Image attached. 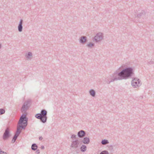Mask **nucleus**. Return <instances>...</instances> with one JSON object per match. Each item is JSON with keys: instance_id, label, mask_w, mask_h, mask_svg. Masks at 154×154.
<instances>
[{"instance_id": "1", "label": "nucleus", "mask_w": 154, "mask_h": 154, "mask_svg": "<svg viewBox=\"0 0 154 154\" xmlns=\"http://www.w3.org/2000/svg\"><path fill=\"white\" fill-rule=\"evenodd\" d=\"M134 74L132 67H126L120 72L116 71L111 75L106 78L105 81L107 84H109L115 81L130 78Z\"/></svg>"}, {"instance_id": "2", "label": "nucleus", "mask_w": 154, "mask_h": 154, "mask_svg": "<svg viewBox=\"0 0 154 154\" xmlns=\"http://www.w3.org/2000/svg\"><path fill=\"white\" fill-rule=\"evenodd\" d=\"M27 118L25 115H22L21 117L18 124L17 127V133H20L21 130L25 128L27 125Z\"/></svg>"}, {"instance_id": "3", "label": "nucleus", "mask_w": 154, "mask_h": 154, "mask_svg": "<svg viewBox=\"0 0 154 154\" xmlns=\"http://www.w3.org/2000/svg\"><path fill=\"white\" fill-rule=\"evenodd\" d=\"M47 111L43 109L41 111L40 114H36L35 117L37 118L40 119L42 122L44 123L46 122L47 120Z\"/></svg>"}, {"instance_id": "4", "label": "nucleus", "mask_w": 154, "mask_h": 154, "mask_svg": "<svg viewBox=\"0 0 154 154\" xmlns=\"http://www.w3.org/2000/svg\"><path fill=\"white\" fill-rule=\"evenodd\" d=\"M140 80L137 78H134L131 81L132 86L134 88H137L139 87L140 85Z\"/></svg>"}, {"instance_id": "5", "label": "nucleus", "mask_w": 154, "mask_h": 154, "mask_svg": "<svg viewBox=\"0 0 154 154\" xmlns=\"http://www.w3.org/2000/svg\"><path fill=\"white\" fill-rule=\"evenodd\" d=\"M103 36L102 33L99 32L97 33L94 38L95 41L97 42L103 39Z\"/></svg>"}, {"instance_id": "6", "label": "nucleus", "mask_w": 154, "mask_h": 154, "mask_svg": "<svg viewBox=\"0 0 154 154\" xmlns=\"http://www.w3.org/2000/svg\"><path fill=\"white\" fill-rule=\"evenodd\" d=\"M79 41L81 43L84 44L87 41V37L85 36H82L79 38Z\"/></svg>"}, {"instance_id": "7", "label": "nucleus", "mask_w": 154, "mask_h": 154, "mask_svg": "<svg viewBox=\"0 0 154 154\" xmlns=\"http://www.w3.org/2000/svg\"><path fill=\"white\" fill-rule=\"evenodd\" d=\"M23 20L22 19H21L20 20L18 26V30L19 32H21L23 30Z\"/></svg>"}, {"instance_id": "8", "label": "nucleus", "mask_w": 154, "mask_h": 154, "mask_svg": "<svg viewBox=\"0 0 154 154\" xmlns=\"http://www.w3.org/2000/svg\"><path fill=\"white\" fill-rule=\"evenodd\" d=\"M9 130L8 128H7L4 134L3 138L4 140L7 139L9 136Z\"/></svg>"}, {"instance_id": "9", "label": "nucleus", "mask_w": 154, "mask_h": 154, "mask_svg": "<svg viewBox=\"0 0 154 154\" xmlns=\"http://www.w3.org/2000/svg\"><path fill=\"white\" fill-rule=\"evenodd\" d=\"M32 102V101L31 99H28L24 102L22 106H30L31 105Z\"/></svg>"}, {"instance_id": "10", "label": "nucleus", "mask_w": 154, "mask_h": 154, "mask_svg": "<svg viewBox=\"0 0 154 154\" xmlns=\"http://www.w3.org/2000/svg\"><path fill=\"white\" fill-rule=\"evenodd\" d=\"M89 93L90 95L93 97H95L96 94L95 91L92 89H91L89 91Z\"/></svg>"}, {"instance_id": "11", "label": "nucleus", "mask_w": 154, "mask_h": 154, "mask_svg": "<svg viewBox=\"0 0 154 154\" xmlns=\"http://www.w3.org/2000/svg\"><path fill=\"white\" fill-rule=\"evenodd\" d=\"M145 12L144 11H142L140 14L137 15V17H140L141 16L145 15Z\"/></svg>"}, {"instance_id": "12", "label": "nucleus", "mask_w": 154, "mask_h": 154, "mask_svg": "<svg viewBox=\"0 0 154 154\" xmlns=\"http://www.w3.org/2000/svg\"><path fill=\"white\" fill-rule=\"evenodd\" d=\"M26 57L28 59H31L32 58V54L31 52H29L26 55Z\"/></svg>"}, {"instance_id": "13", "label": "nucleus", "mask_w": 154, "mask_h": 154, "mask_svg": "<svg viewBox=\"0 0 154 154\" xmlns=\"http://www.w3.org/2000/svg\"><path fill=\"white\" fill-rule=\"evenodd\" d=\"M20 133H18L17 131V132L16 133L15 135V136H14V138H13V139L12 140V141L13 143H14L15 142V141L16 140V139L17 138V137L18 136Z\"/></svg>"}, {"instance_id": "14", "label": "nucleus", "mask_w": 154, "mask_h": 154, "mask_svg": "<svg viewBox=\"0 0 154 154\" xmlns=\"http://www.w3.org/2000/svg\"><path fill=\"white\" fill-rule=\"evenodd\" d=\"M85 134V132L83 131H81L79 132L78 135L80 137H83Z\"/></svg>"}, {"instance_id": "15", "label": "nucleus", "mask_w": 154, "mask_h": 154, "mask_svg": "<svg viewBox=\"0 0 154 154\" xmlns=\"http://www.w3.org/2000/svg\"><path fill=\"white\" fill-rule=\"evenodd\" d=\"M94 44L93 43L90 42L89 44H88L86 46L89 48H91L92 47L94 46Z\"/></svg>"}, {"instance_id": "16", "label": "nucleus", "mask_w": 154, "mask_h": 154, "mask_svg": "<svg viewBox=\"0 0 154 154\" xmlns=\"http://www.w3.org/2000/svg\"><path fill=\"white\" fill-rule=\"evenodd\" d=\"M83 141V142L84 143H89V140L88 138H85Z\"/></svg>"}, {"instance_id": "17", "label": "nucleus", "mask_w": 154, "mask_h": 154, "mask_svg": "<svg viewBox=\"0 0 154 154\" xmlns=\"http://www.w3.org/2000/svg\"><path fill=\"white\" fill-rule=\"evenodd\" d=\"M37 148V146L35 144H33L32 145V150H35Z\"/></svg>"}, {"instance_id": "18", "label": "nucleus", "mask_w": 154, "mask_h": 154, "mask_svg": "<svg viewBox=\"0 0 154 154\" xmlns=\"http://www.w3.org/2000/svg\"><path fill=\"white\" fill-rule=\"evenodd\" d=\"M81 150L82 151H84L86 150V146H83L81 148Z\"/></svg>"}, {"instance_id": "19", "label": "nucleus", "mask_w": 154, "mask_h": 154, "mask_svg": "<svg viewBox=\"0 0 154 154\" xmlns=\"http://www.w3.org/2000/svg\"><path fill=\"white\" fill-rule=\"evenodd\" d=\"M108 143V141L106 140H104L102 141V143L103 144H106Z\"/></svg>"}, {"instance_id": "20", "label": "nucleus", "mask_w": 154, "mask_h": 154, "mask_svg": "<svg viewBox=\"0 0 154 154\" xmlns=\"http://www.w3.org/2000/svg\"><path fill=\"white\" fill-rule=\"evenodd\" d=\"M5 112L4 110L1 109H0V114H4Z\"/></svg>"}, {"instance_id": "21", "label": "nucleus", "mask_w": 154, "mask_h": 154, "mask_svg": "<svg viewBox=\"0 0 154 154\" xmlns=\"http://www.w3.org/2000/svg\"><path fill=\"white\" fill-rule=\"evenodd\" d=\"M100 154H108V153L106 151H103Z\"/></svg>"}, {"instance_id": "22", "label": "nucleus", "mask_w": 154, "mask_h": 154, "mask_svg": "<svg viewBox=\"0 0 154 154\" xmlns=\"http://www.w3.org/2000/svg\"><path fill=\"white\" fill-rule=\"evenodd\" d=\"M148 63H149V64H153L154 62H153L152 61H150V62H149Z\"/></svg>"}, {"instance_id": "23", "label": "nucleus", "mask_w": 154, "mask_h": 154, "mask_svg": "<svg viewBox=\"0 0 154 154\" xmlns=\"http://www.w3.org/2000/svg\"><path fill=\"white\" fill-rule=\"evenodd\" d=\"M0 154H6V153L4 152L1 151L0 152Z\"/></svg>"}, {"instance_id": "24", "label": "nucleus", "mask_w": 154, "mask_h": 154, "mask_svg": "<svg viewBox=\"0 0 154 154\" xmlns=\"http://www.w3.org/2000/svg\"><path fill=\"white\" fill-rule=\"evenodd\" d=\"M39 139L40 140H42V138L41 137H40L39 138Z\"/></svg>"}, {"instance_id": "25", "label": "nucleus", "mask_w": 154, "mask_h": 154, "mask_svg": "<svg viewBox=\"0 0 154 154\" xmlns=\"http://www.w3.org/2000/svg\"><path fill=\"white\" fill-rule=\"evenodd\" d=\"M1 47H2L1 45V44H0V48H1Z\"/></svg>"}, {"instance_id": "26", "label": "nucleus", "mask_w": 154, "mask_h": 154, "mask_svg": "<svg viewBox=\"0 0 154 154\" xmlns=\"http://www.w3.org/2000/svg\"><path fill=\"white\" fill-rule=\"evenodd\" d=\"M24 107H23V108H22V109H24Z\"/></svg>"}]
</instances>
